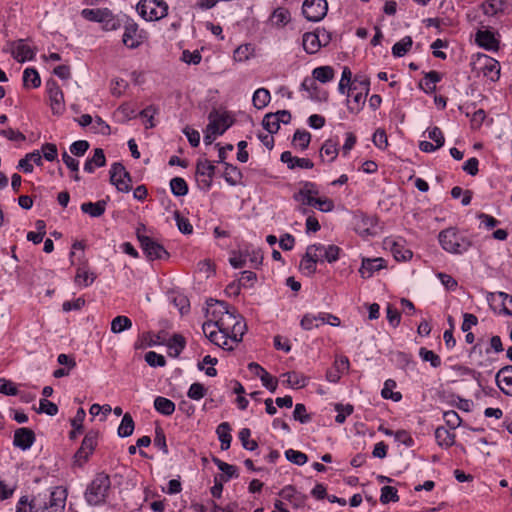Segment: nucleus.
<instances>
[{"label":"nucleus","mask_w":512,"mask_h":512,"mask_svg":"<svg viewBox=\"0 0 512 512\" xmlns=\"http://www.w3.org/2000/svg\"><path fill=\"white\" fill-rule=\"evenodd\" d=\"M442 79L437 71H430L425 75L423 89L426 93H431L436 89V83Z\"/></svg>","instance_id":"obj_46"},{"label":"nucleus","mask_w":512,"mask_h":512,"mask_svg":"<svg viewBox=\"0 0 512 512\" xmlns=\"http://www.w3.org/2000/svg\"><path fill=\"white\" fill-rule=\"evenodd\" d=\"M496 383L503 393L512 396V365L501 368L496 376Z\"/></svg>","instance_id":"obj_19"},{"label":"nucleus","mask_w":512,"mask_h":512,"mask_svg":"<svg viewBox=\"0 0 512 512\" xmlns=\"http://www.w3.org/2000/svg\"><path fill=\"white\" fill-rule=\"evenodd\" d=\"M347 95L351 96L353 98L352 102H350V105H349L350 111L358 112L361 109V107L364 105L368 93H366L365 91H358L356 93H355V91L354 92L348 91Z\"/></svg>","instance_id":"obj_45"},{"label":"nucleus","mask_w":512,"mask_h":512,"mask_svg":"<svg viewBox=\"0 0 512 512\" xmlns=\"http://www.w3.org/2000/svg\"><path fill=\"white\" fill-rule=\"evenodd\" d=\"M134 421L129 413L123 415L122 421L118 427L117 433L120 437H128L134 431Z\"/></svg>","instance_id":"obj_42"},{"label":"nucleus","mask_w":512,"mask_h":512,"mask_svg":"<svg viewBox=\"0 0 512 512\" xmlns=\"http://www.w3.org/2000/svg\"><path fill=\"white\" fill-rule=\"evenodd\" d=\"M103 18H105L101 21L103 30L115 31L121 27L120 20L114 16L109 9L107 10V15H105Z\"/></svg>","instance_id":"obj_48"},{"label":"nucleus","mask_w":512,"mask_h":512,"mask_svg":"<svg viewBox=\"0 0 512 512\" xmlns=\"http://www.w3.org/2000/svg\"><path fill=\"white\" fill-rule=\"evenodd\" d=\"M435 438L441 447L448 448L455 443V434L445 427H438L435 431Z\"/></svg>","instance_id":"obj_33"},{"label":"nucleus","mask_w":512,"mask_h":512,"mask_svg":"<svg viewBox=\"0 0 512 512\" xmlns=\"http://www.w3.org/2000/svg\"><path fill=\"white\" fill-rule=\"evenodd\" d=\"M214 463L217 465V467L226 474L228 480L229 478H232L234 476H237V468L233 465H230L228 463H225L221 461L220 459L214 458Z\"/></svg>","instance_id":"obj_63"},{"label":"nucleus","mask_w":512,"mask_h":512,"mask_svg":"<svg viewBox=\"0 0 512 512\" xmlns=\"http://www.w3.org/2000/svg\"><path fill=\"white\" fill-rule=\"evenodd\" d=\"M98 439V432L90 431L88 432L82 443L80 448L74 455V464L77 466H83L84 463L87 462L89 456L93 453Z\"/></svg>","instance_id":"obj_9"},{"label":"nucleus","mask_w":512,"mask_h":512,"mask_svg":"<svg viewBox=\"0 0 512 512\" xmlns=\"http://www.w3.org/2000/svg\"><path fill=\"white\" fill-rule=\"evenodd\" d=\"M224 178L230 185H236L241 178V173L237 167L226 163Z\"/></svg>","instance_id":"obj_53"},{"label":"nucleus","mask_w":512,"mask_h":512,"mask_svg":"<svg viewBox=\"0 0 512 512\" xmlns=\"http://www.w3.org/2000/svg\"><path fill=\"white\" fill-rule=\"evenodd\" d=\"M107 10H108V8H102V9L101 8H96V9L85 8L81 11V16L88 21L101 23V21L105 19L103 17L105 15H107Z\"/></svg>","instance_id":"obj_43"},{"label":"nucleus","mask_w":512,"mask_h":512,"mask_svg":"<svg viewBox=\"0 0 512 512\" xmlns=\"http://www.w3.org/2000/svg\"><path fill=\"white\" fill-rule=\"evenodd\" d=\"M215 173V166L207 159L199 160L196 165V175L199 185L208 190L212 184V178Z\"/></svg>","instance_id":"obj_13"},{"label":"nucleus","mask_w":512,"mask_h":512,"mask_svg":"<svg viewBox=\"0 0 512 512\" xmlns=\"http://www.w3.org/2000/svg\"><path fill=\"white\" fill-rule=\"evenodd\" d=\"M230 426L228 423L224 422V423H221L218 427H217V435H218V438L221 442V449L222 450H227L229 447H230V444H231V440H232V436L230 434Z\"/></svg>","instance_id":"obj_39"},{"label":"nucleus","mask_w":512,"mask_h":512,"mask_svg":"<svg viewBox=\"0 0 512 512\" xmlns=\"http://www.w3.org/2000/svg\"><path fill=\"white\" fill-rule=\"evenodd\" d=\"M138 240L143 252L147 254V256H163V254H167L163 246L146 235L138 233Z\"/></svg>","instance_id":"obj_20"},{"label":"nucleus","mask_w":512,"mask_h":512,"mask_svg":"<svg viewBox=\"0 0 512 512\" xmlns=\"http://www.w3.org/2000/svg\"><path fill=\"white\" fill-rule=\"evenodd\" d=\"M328 11L326 0H305L302 5V13L308 21L318 22L322 20Z\"/></svg>","instance_id":"obj_8"},{"label":"nucleus","mask_w":512,"mask_h":512,"mask_svg":"<svg viewBox=\"0 0 512 512\" xmlns=\"http://www.w3.org/2000/svg\"><path fill=\"white\" fill-rule=\"evenodd\" d=\"M475 41L479 46L487 50H496L498 48V41L494 34L488 30H479L476 33Z\"/></svg>","instance_id":"obj_27"},{"label":"nucleus","mask_w":512,"mask_h":512,"mask_svg":"<svg viewBox=\"0 0 512 512\" xmlns=\"http://www.w3.org/2000/svg\"><path fill=\"white\" fill-rule=\"evenodd\" d=\"M208 119L209 124L207 126L218 135H222L232 125V120L228 114L219 113L215 110L210 112Z\"/></svg>","instance_id":"obj_15"},{"label":"nucleus","mask_w":512,"mask_h":512,"mask_svg":"<svg viewBox=\"0 0 512 512\" xmlns=\"http://www.w3.org/2000/svg\"><path fill=\"white\" fill-rule=\"evenodd\" d=\"M144 34V31L139 29V26L136 22L133 20H128L124 25L122 42L127 48L135 49L144 42Z\"/></svg>","instance_id":"obj_7"},{"label":"nucleus","mask_w":512,"mask_h":512,"mask_svg":"<svg viewBox=\"0 0 512 512\" xmlns=\"http://www.w3.org/2000/svg\"><path fill=\"white\" fill-rule=\"evenodd\" d=\"M50 106L54 114H61L65 110L64 94L59 85L54 80H49L46 84Z\"/></svg>","instance_id":"obj_12"},{"label":"nucleus","mask_w":512,"mask_h":512,"mask_svg":"<svg viewBox=\"0 0 512 512\" xmlns=\"http://www.w3.org/2000/svg\"><path fill=\"white\" fill-rule=\"evenodd\" d=\"M296 202V210L302 214H309L310 208L314 207L322 212H330L334 209L331 199L321 196L318 186L310 181L299 183V188L293 194Z\"/></svg>","instance_id":"obj_2"},{"label":"nucleus","mask_w":512,"mask_h":512,"mask_svg":"<svg viewBox=\"0 0 512 512\" xmlns=\"http://www.w3.org/2000/svg\"><path fill=\"white\" fill-rule=\"evenodd\" d=\"M170 188L174 195L184 196L188 193L186 181L181 177H174L170 181Z\"/></svg>","instance_id":"obj_47"},{"label":"nucleus","mask_w":512,"mask_h":512,"mask_svg":"<svg viewBox=\"0 0 512 512\" xmlns=\"http://www.w3.org/2000/svg\"><path fill=\"white\" fill-rule=\"evenodd\" d=\"M322 322L323 319H321V312H319L318 314L307 313L302 317L300 321V326L303 330L309 331L314 328H318L320 325L323 324Z\"/></svg>","instance_id":"obj_35"},{"label":"nucleus","mask_w":512,"mask_h":512,"mask_svg":"<svg viewBox=\"0 0 512 512\" xmlns=\"http://www.w3.org/2000/svg\"><path fill=\"white\" fill-rule=\"evenodd\" d=\"M9 50L13 58L18 62L31 60L34 56L33 49L24 40H18L10 43Z\"/></svg>","instance_id":"obj_16"},{"label":"nucleus","mask_w":512,"mask_h":512,"mask_svg":"<svg viewBox=\"0 0 512 512\" xmlns=\"http://www.w3.org/2000/svg\"><path fill=\"white\" fill-rule=\"evenodd\" d=\"M312 76L321 83H327L334 78V69L331 66H320L312 71Z\"/></svg>","instance_id":"obj_38"},{"label":"nucleus","mask_w":512,"mask_h":512,"mask_svg":"<svg viewBox=\"0 0 512 512\" xmlns=\"http://www.w3.org/2000/svg\"><path fill=\"white\" fill-rule=\"evenodd\" d=\"M335 410L337 411L335 421L339 424H342L346 420V417L349 416L350 414H352L353 406L350 404H347V405L336 404Z\"/></svg>","instance_id":"obj_61"},{"label":"nucleus","mask_w":512,"mask_h":512,"mask_svg":"<svg viewBox=\"0 0 512 512\" xmlns=\"http://www.w3.org/2000/svg\"><path fill=\"white\" fill-rule=\"evenodd\" d=\"M281 161L286 163L290 169H294L295 167L311 169L313 167V162L310 159L295 157L290 151H284L281 154Z\"/></svg>","instance_id":"obj_24"},{"label":"nucleus","mask_w":512,"mask_h":512,"mask_svg":"<svg viewBox=\"0 0 512 512\" xmlns=\"http://www.w3.org/2000/svg\"><path fill=\"white\" fill-rule=\"evenodd\" d=\"M252 49L250 45H241L234 51V59L239 62L246 61L250 58Z\"/></svg>","instance_id":"obj_64"},{"label":"nucleus","mask_w":512,"mask_h":512,"mask_svg":"<svg viewBox=\"0 0 512 512\" xmlns=\"http://www.w3.org/2000/svg\"><path fill=\"white\" fill-rule=\"evenodd\" d=\"M137 11L146 21H157L168 13V4L164 0H140Z\"/></svg>","instance_id":"obj_6"},{"label":"nucleus","mask_w":512,"mask_h":512,"mask_svg":"<svg viewBox=\"0 0 512 512\" xmlns=\"http://www.w3.org/2000/svg\"><path fill=\"white\" fill-rule=\"evenodd\" d=\"M43 502L40 498L29 499L27 496H23L18 501L16 512H43L40 507Z\"/></svg>","instance_id":"obj_26"},{"label":"nucleus","mask_w":512,"mask_h":512,"mask_svg":"<svg viewBox=\"0 0 512 512\" xmlns=\"http://www.w3.org/2000/svg\"><path fill=\"white\" fill-rule=\"evenodd\" d=\"M95 278L96 275L87 266H80L77 269L74 282L78 287L83 288L91 285Z\"/></svg>","instance_id":"obj_28"},{"label":"nucleus","mask_w":512,"mask_h":512,"mask_svg":"<svg viewBox=\"0 0 512 512\" xmlns=\"http://www.w3.org/2000/svg\"><path fill=\"white\" fill-rule=\"evenodd\" d=\"M270 99L271 95L269 90L266 88H259L253 94L252 102L255 108L263 109L269 104Z\"/></svg>","instance_id":"obj_37"},{"label":"nucleus","mask_w":512,"mask_h":512,"mask_svg":"<svg viewBox=\"0 0 512 512\" xmlns=\"http://www.w3.org/2000/svg\"><path fill=\"white\" fill-rule=\"evenodd\" d=\"M132 327V321L123 315L115 317L111 322V331L115 334L121 333Z\"/></svg>","instance_id":"obj_44"},{"label":"nucleus","mask_w":512,"mask_h":512,"mask_svg":"<svg viewBox=\"0 0 512 512\" xmlns=\"http://www.w3.org/2000/svg\"><path fill=\"white\" fill-rule=\"evenodd\" d=\"M445 423L450 429H456L461 425V418L457 412L450 410L445 411L443 414Z\"/></svg>","instance_id":"obj_62"},{"label":"nucleus","mask_w":512,"mask_h":512,"mask_svg":"<svg viewBox=\"0 0 512 512\" xmlns=\"http://www.w3.org/2000/svg\"><path fill=\"white\" fill-rule=\"evenodd\" d=\"M23 85L25 88H38L41 85V79L34 68H26L23 72Z\"/></svg>","instance_id":"obj_36"},{"label":"nucleus","mask_w":512,"mask_h":512,"mask_svg":"<svg viewBox=\"0 0 512 512\" xmlns=\"http://www.w3.org/2000/svg\"><path fill=\"white\" fill-rule=\"evenodd\" d=\"M35 441V434L29 428H18L14 433L13 444L22 449H29Z\"/></svg>","instance_id":"obj_18"},{"label":"nucleus","mask_w":512,"mask_h":512,"mask_svg":"<svg viewBox=\"0 0 512 512\" xmlns=\"http://www.w3.org/2000/svg\"><path fill=\"white\" fill-rule=\"evenodd\" d=\"M382 230L377 218L364 216L356 223V231L362 237L376 236Z\"/></svg>","instance_id":"obj_14"},{"label":"nucleus","mask_w":512,"mask_h":512,"mask_svg":"<svg viewBox=\"0 0 512 512\" xmlns=\"http://www.w3.org/2000/svg\"><path fill=\"white\" fill-rule=\"evenodd\" d=\"M251 431L248 428H243L239 432V439L243 445V447L247 450H255L257 448V442L255 440H250Z\"/></svg>","instance_id":"obj_55"},{"label":"nucleus","mask_w":512,"mask_h":512,"mask_svg":"<svg viewBox=\"0 0 512 512\" xmlns=\"http://www.w3.org/2000/svg\"><path fill=\"white\" fill-rule=\"evenodd\" d=\"M383 247L393 256H406L407 253L409 256H412V252L408 249H405L404 240L401 238L396 239L393 237H387L383 241Z\"/></svg>","instance_id":"obj_22"},{"label":"nucleus","mask_w":512,"mask_h":512,"mask_svg":"<svg viewBox=\"0 0 512 512\" xmlns=\"http://www.w3.org/2000/svg\"><path fill=\"white\" fill-rule=\"evenodd\" d=\"M207 321L203 324L205 336L224 350H232L246 332L243 317L225 302L211 300L207 304Z\"/></svg>","instance_id":"obj_1"},{"label":"nucleus","mask_w":512,"mask_h":512,"mask_svg":"<svg viewBox=\"0 0 512 512\" xmlns=\"http://www.w3.org/2000/svg\"><path fill=\"white\" fill-rule=\"evenodd\" d=\"M413 41L410 36H405L400 41L395 43L392 47V54L394 57L404 56L412 47Z\"/></svg>","instance_id":"obj_41"},{"label":"nucleus","mask_w":512,"mask_h":512,"mask_svg":"<svg viewBox=\"0 0 512 512\" xmlns=\"http://www.w3.org/2000/svg\"><path fill=\"white\" fill-rule=\"evenodd\" d=\"M340 248L332 244L311 245L307 248L305 256H339Z\"/></svg>","instance_id":"obj_21"},{"label":"nucleus","mask_w":512,"mask_h":512,"mask_svg":"<svg viewBox=\"0 0 512 512\" xmlns=\"http://www.w3.org/2000/svg\"><path fill=\"white\" fill-rule=\"evenodd\" d=\"M439 241L444 250L453 254H462L470 246V241L453 228L442 231L439 234Z\"/></svg>","instance_id":"obj_4"},{"label":"nucleus","mask_w":512,"mask_h":512,"mask_svg":"<svg viewBox=\"0 0 512 512\" xmlns=\"http://www.w3.org/2000/svg\"><path fill=\"white\" fill-rule=\"evenodd\" d=\"M352 72L348 67H344L339 81L338 90L341 94H346V88L352 86L351 83ZM349 92L350 89H348Z\"/></svg>","instance_id":"obj_58"},{"label":"nucleus","mask_w":512,"mask_h":512,"mask_svg":"<svg viewBox=\"0 0 512 512\" xmlns=\"http://www.w3.org/2000/svg\"><path fill=\"white\" fill-rule=\"evenodd\" d=\"M317 263V258H301L299 270L302 274L310 276L316 271Z\"/></svg>","instance_id":"obj_51"},{"label":"nucleus","mask_w":512,"mask_h":512,"mask_svg":"<svg viewBox=\"0 0 512 512\" xmlns=\"http://www.w3.org/2000/svg\"><path fill=\"white\" fill-rule=\"evenodd\" d=\"M107 202L99 200L97 202H85L81 205L83 213L89 214L91 217H100L106 210Z\"/></svg>","instance_id":"obj_31"},{"label":"nucleus","mask_w":512,"mask_h":512,"mask_svg":"<svg viewBox=\"0 0 512 512\" xmlns=\"http://www.w3.org/2000/svg\"><path fill=\"white\" fill-rule=\"evenodd\" d=\"M145 361L151 367H163L166 364L164 356L154 351H149L145 354Z\"/></svg>","instance_id":"obj_60"},{"label":"nucleus","mask_w":512,"mask_h":512,"mask_svg":"<svg viewBox=\"0 0 512 512\" xmlns=\"http://www.w3.org/2000/svg\"><path fill=\"white\" fill-rule=\"evenodd\" d=\"M477 69L484 77L491 81H496L500 77V64L497 60L485 55L479 54L476 61Z\"/></svg>","instance_id":"obj_11"},{"label":"nucleus","mask_w":512,"mask_h":512,"mask_svg":"<svg viewBox=\"0 0 512 512\" xmlns=\"http://www.w3.org/2000/svg\"><path fill=\"white\" fill-rule=\"evenodd\" d=\"M419 356L423 361L430 362L431 366L437 368L441 365L440 357L431 350H428L424 347L420 348Z\"/></svg>","instance_id":"obj_54"},{"label":"nucleus","mask_w":512,"mask_h":512,"mask_svg":"<svg viewBox=\"0 0 512 512\" xmlns=\"http://www.w3.org/2000/svg\"><path fill=\"white\" fill-rule=\"evenodd\" d=\"M339 152V141L337 139L330 138L324 142L321 147V157H327L328 162H332L336 159Z\"/></svg>","instance_id":"obj_30"},{"label":"nucleus","mask_w":512,"mask_h":512,"mask_svg":"<svg viewBox=\"0 0 512 512\" xmlns=\"http://www.w3.org/2000/svg\"><path fill=\"white\" fill-rule=\"evenodd\" d=\"M398 499H399V497L397 495L396 488H394L392 486H384V487H382L380 501L383 504L389 503L391 501L392 502H396V501H398Z\"/></svg>","instance_id":"obj_57"},{"label":"nucleus","mask_w":512,"mask_h":512,"mask_svg":"<svg viewBox=\"0 0 512 512\" xmlns=\"http://www.w3.org/2000/svg\"><path fill=\"white\" fill-rule=\"evenodd\" d=\"M509 3L505 0H488L482 3L481 8L485 15L497 17L508 12Z\"/></svg>","instance_id":"obj_17"},{"label":"nucleus","mask_w":512,"mask_h":512,"mask_svg":"<svg viewBox=\"0 0 512 512\" xmlns=\"http://www.w3.org/2000/svg\"><path fill=\"white\" fill-rule=\"evenodd\" d=\"M385 267L383 258H363L359 273L363 278H370L375 271Z\"/></svg>","instance_id":"obj_23"},{"label":"nucleus","mask_w":512,"mask_h":512,"mask_svg":"<svg viewBox=\"0 0 512 512\" xmlns=\"http://www.w3.org/2000/svg\"><path fill=\"white\" fill-rule=\"evenodd\" d=\"M311 135L305 130H297L293 137V144L301 150H305L310 143Z\"/></svg>","instance_id":"obj_50"},{"label":"nucleus","mask_w":512,"mask_h":512,"mask_svg":"<svg viewBox=\"0 0 512 512\" xmlns=\"http://www.w3.org/2000/svg\"><path fill=\"white\" fill-rule=\"evenodd\" d=\"M206 395V388L204 387L203 384L201 383H193L188 392H187V396L192 399V400H200L202 399L204 396Z\"/></svg>","instance_id":"obj_59"},{"label":"nucleus","mask_w":512,"mask_h":512,"mask_svg":"<svg viewBox=\"0 0 512 512\" xmlns=\"http://www.w3.org/2000/svg\"><path fill=\"white\" fill-rule=\"evenodd\" d=\"M395 382L393 380H387L384 383V387L381 391V395L385 399H391L395 402H398L401 400L402 395L400 392H393V388L395 387Z\"/></svg>","instance_id":"obj_49"},{"label":"nucleus","mask_w":512,"mask_h":512,"mask_svg":"<svg viewBox=\"0 0 512 512\" xmlns=\"http://www.w3.org/2000/svg\"><path fill=\"white\" fill-rule=\"evenodd\" d=\"M320 32H307L303 35L302 44L304 50L309 54H314L321 48Z\"/></svg>","instance_id":"obj_25"},{"label":"nucleus","mask_w":512,"mask_h":512,"mask_svg":"<svg viewBox=\"0 0 512 512\" xmlns=\"http://www.w3.org/2000/svg\"><path fill=\"white\" fill-rule=\"evenodd\" d=\"M285 456L290 462L299 466L304 465L308 461V457L306 454L293 449H288L285 452Z\"/></svg>","instance_id":"obj_56"},{"label":"nucleus","mask_w":512,"mask_h":512,"mask_svg":"<svg viewBox=\"0 0 512 512\" xmlns=\"http://www.w3.org/2000/svg\"><path fill=\"white\" fill-rule=\"evenodd\" d=\"M169 355L177 357L185 347V339L181 335H174L167 343Z\"/></svg>","instance_id":"obj_40"},{"label":"nucleus","mask_w":512,"mask_h":512,"mask_svg":"<svg viewBox=\"0 0 512 512\" xmlns=\"http://www.w3.org/2000/svg\"><path fill=\"white\" fill-rule=\"evenodd\" d=\"M271 24L276 28H282L291 21V14L287 8H276L270 17Z\"/></svg>","instance_id":"obj_29"},{"label":"nucleus","mask_w":512,"mask_h":512,"mask_svg":"<svg viewBox=\"0 0 512 512\" xmlns=\"http://www.w3.org/2000/svg\"><path fill=\"white\" fill-rule=\"evenodd\" d=\"M111 487L110 478L105 473H99L88 485L85 499L90 505H100L105 502Z\"/></svg>","instance_id":"obj_3"},{"label":"nucleus","mask_w":512,"mask_h":512,"mask_svg":"<svg viewBox=\"0 0 512 512\" xmlns=\"http://www.w3.org/2000/svg\"><path fill=\"white\" fill-rule=\"evenodd\" d=\"M154 408L165 416L172 415L175 411V404L170 399L158 396L154 400Z\"/></svg>","instance_id":"obj_34"},{"label":"nucleus","mask_w":512,"mask_h":512,"mask_svg":"<svg viewBox=\"0 0 512 512\" xmlns=\"http://www.w3.org/2000/svg\"><path fill=\"white\" fill-rule=\"evenodd\" d=\"M110 181L120 192L131 190V177L121 163H114L110 169Z\"/></svg>","instance_id":"obj_10"},{"label":"nucleus","mask_w":512,"mask_h":512,"mask_svg":"<svg viewBox=\"0 0 512 512\" xmlns=\"http://www.w3.org/2000/svg\"><path fill=\"white\" fill-rule=\"evenodd\" d=\"M285 378L284 383L294 389H300L307 385L308 378L298 372H287L282 375Z\"/></svg>","instance_id":"obj_32"},{"label":"nucleus","mask_w":512,"mask_h":512,"mask_svg":"<svg viewBox=\"0 0 512 512\" xmlns=\"http://www.w3.org/2000/svg\"><path fill=\"white\" fill-rule=\"evenodd\" d=\"M35 498H40L43 504V512H63L66 505L67 492L61 486L54 487L49 493H39Z\"/></svg>","instance_id":"obj_5"},{"label":"nucleus","mask_w":512,"mask_h":512,"mask_svg":"<svg viewBox=\"0 0 512 512\" xmlns=\"http://www.w3.org/2000/svg\"><path fill=\"white\" fill-rule=\"evenodd\" d=\"M262 125L268 131L269 134L276 133L280 128L278 118L274 113L266 114L263 118Z\"/></svg>","instance_id":"obj_52"}]
</instances>
